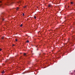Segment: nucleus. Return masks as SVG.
Segmentation results:
<instances>
[{
	"label": "nucleus",
	"mask_w": 75,
	"mask_h": 75,
	"mask_svg": "<svg viewBox=\"0 0 75 75\" xmlns=\"http://www.w3.org/2000/svg\"><path fill=\"white\" fill-rule=\"evenodd\" d=\"M2 74H4V71H3L2 72Z\"/></svg>",
	"instance_id": "3"
},
{
	"label": "nucleus",
	"mask_w": 75,
	"mask_h": 75,
	"mask_svg": "<svg viewBox=\"0 0 75 75\" xmlns=\"http://www.w3.org/2000/svg\"><path fill=\"white\" fill-rule=\"evenodd\" d=\"M2 40H4V37H3L2 38Z\"/></svg>",
	"instance_id": "9"
},
{
	"label": "nucleus",
	"mask_w": 75,
	"mask_h": 75,
	"mask_svg": "<svg viewBox=\"0 0 75 75\" xmlns=\"http://www.w3.org/2000/svg\"><path fill=\"white\" fill-rule=\"evenodd\" d=\"M4 16V13H2L1 15V19H2L3 20V21H4V19H3V17Z\"/></svg>",
	"instance_id": "1"
},
{
	"label": "nucleus",
	"mask_w": 75,
	"mask_h": 75,
	"mask_svg": "<svg viewBox=\"0 0 75 75\" xmlns=\"http://www.w3.org/2000/svg\"><path fill=\"white\" fill-rule=\"evenodd\" d=\"M27 42H28H28H29V41H28V40H27L26 41Z\"/></svg>",
	"instance_id": "4"
},
{
	"label": "nucleus",
	"mask_w": 75,
	"mask_h": 75,
	"mask_svg": "<svg viewBox=\"0 0 75 75\" xmlns=\"http://www.w3.org/2000/svg\"><path fill=\"white\" fill-rule=\"evenodd\" d=\"M2 3V2H1V1H0V3Z\"/></svg>",
	"instance_id": "14"
},
{
	"label": "nucleus",
	"mask_w": 75,
	"mask_h": 75,
	"mask_svg": "<svg viewBox=\"0 0 75 75\" xmlns=\"http://www.w3.org/2000/svg\"><path fill=\"white\" fill-rule=\"evenodd\" d=\"M48 7H51V5H49L48 6Z\"/></svg>",
	"instance_id": "8"
},
{
	"label": "nucleus",
	"mask_w": 75,
	"mask_h": 75,
	"mask_svg": "<svg viewBox=\"0 0 75 75\" xmlns=\"http://www.w3.org/2000/svg\"><path fill=\"white\" fill-rule=\"evenodd\" d=\"M34 18H36V16H34Z\"/></svg>",
	"instance_id": "10"
},
{
	"label": "nucleus",
	"mask_w": 75,
	"mask_h": 75,
	"mask_svg": "<svg viewBox=\"0 0 75 75\" xmlns=\"http://www.w3.org/2000/svg\"><path fill=\"white\" fill-rule=\"evenodd\" d=\"M72 37L73 38H75V37L74 36H73Z\"/></svg>",
	"instance_id": "15"
},
{
	"label": "nucleus",
	"mask_w": 75,
	"mask_h": 75,
	"mask_svg": "<svg viewBox=\"0 0 75 75\" xmlns=\"http://www.w3.org/2000/svg\"><path fill=\"white\" fill-rule=\"evenodd\" d=\"M1 50H2V49H0V51H1Z\"/></svg>",
	"instance_id": "16"
},
{
	"label": "nucleus",
	"mask_w": 75,
	"mask_h": 75,
	"mask_svg": "<svg viewBox=\"0 0 75 75\" xmlns=\"http://www.w3.org/2000/svg\"><path fill=\"white\" fill-rule=\"evenodd\" d=\"M26 7V6H25L24 7V8H25Z\"/></svg>",
	"instance_id": "18"
},
{
	"label": "nucleus",
	"mask_w": 75,
	"mask_h": 75,
	"mask_svg": "<svg viewBox=\"0 0 75 75\" xmlns=\"http://www.w3.org/2000/svg\"><path fill=\"white\" fill-rule=\"evenodd\" d=\"M37 50H38V49H37Z\"/></svg>",
	"instance_id": "23"
},
{
	"label": "nucleus",
	"mask_w": 75,
	"mask_h": 75,
	"mask_svg": "<svg viewBox=\"0 0 75 75\" xmlns=\"http://www.w3.org/2000/svg\"><path fill=\"white\" fill-rule=\"evenodd\" d=\"M23 16H24V13H23Z\"/></svg>",
	"instance_id": "13"
},
{
	"label": "nucleus",
	"mask_w": 75,
	"mask_h": 75,
	"mask_svg": "<svg viewBox=\"0 0 75 75\" xmlns=\"http://www.w3.org/2000/svg\"><path fill=\"white\" fill-rule=\"evenodd\" d=\"M15 41H17V39H16Z\"/></svg>",
	"instance_id": "11"
},
{
	"label": "nucleus",
	"mask_w": 75,
	"mask_h": 75,
	"mask_svg": "<svg viewBox=\"0 0 75 75\" xmlns=\"http://www.w3.org/2000/svg\"><path fill=\"white\" fill-rule=\"evenodd\" d=\"M12 46H14V45H12Z\"/></svg>",
	"instance_id": "19"
},
{
	"label": "nucleus",
	"mask_w": 75,
	"mask_h": 75,
	"mask_svg": "<svg viewBox=\"0 0 75 75\" xmlns=\"http://www.w3.org/2000/svg\"><path fill=\"white\" fill-rule=\"evenodd\" d=\"M40 54H39V55H40Z\"/></svg>",
	"instance_id": "21"
},
{
	"label": "nucleus",
	"mask_w": 75,
	"mask_h": 75,
	"mask_svg": "<svg viewBox=\"0 0 75 75\" xmlns=\"http://www.w3.org/2000/svg\"><path fill=\"white\" fill-rule=\"evenodd\" d=\"M1 5H0V6H1Z\"/></svg>",
	"instance_id": "22"
},
{
	"label": "nucleus",
	"mask_w": 75,
	"mask_h": 75,
	"mask_svg": "<svg viewBox=\"0 0 75 75\" xmlns=\"http://www.w3.org/2000/svg\"><path fill=\"white\" fill-rule=\"evenodd\" d=\"M23 55H24V56H25V57H27V54L24 53H23Z\"/></svg>",
	"instance_id": "2"
},
{
	"label": "nucleus",
	"mask_w": 75,
	"mask_h": 75,
	"mask_svg": "<svg viewBox=\"0 0 75 75\" xmlns=\"http://www.w3.org/2000/svg\"><path fill=\"white\" fill-rule=\"evenodd\" d=\"M68 8L69 7V6H68Z\"/></svg>",
	"instance_id": "20"
},
{
	"label": "nucleus",
	"mask_w": 75,
	"mask_h": 75,
	"mask_svg": "<svg viewBox=\"0 0 75 75\" xmlns=\"http://www.w3.org/2000/svg\"><path fill=\"white\" fill-rule=\"evenodd\" d=\"M35 47H38V45L35 46Z\"/></svg>",
	"instance_id": "17"
},
{
	"label": "nucleus",
	"mask_w": 75,
	"mask_h": 75,
	"mask_svg": "<svg viewBox=\"0 0 75 75\" xmlns=\"http://www.w3.org/2000/svg\"><path fill=\"white\" fill-rule=\"evenodd\" d=\"M23 26V25L21 24V25H20V27H22Z\"/></svg>",
	"instance_id": "5"
},
{
	"label": "nucleus",
	"mask_w": 75,
	"mask_h": 75,
	"mask_svg": "<svg viewBox=\"0 0 75 75\" xmlns=\"http://www.w3.org/2000/svg\"><path fill=\"white\" fill-rule=\"evenodd\" d=\"M18 3H19V4L21 3V1H20L19 2H18Z\"/></svg>",
	"instance_id": "7"
},
{
	"label": "nucleus",
	"mask_w": 75,
	"mask_h": 75,
	"mask_svg": "<svg viewBox=\"0 0 75 75\" xmlns=\"http://www.w3.org/2000/svg\"><path fill=\"white\" fill-rule=\"evenodd\" d=\"M18 8H19L17 7V8L16 9V10H18Z\"/></svg>",
	"instance_id": "6"
},
{
	"label": "nucleus",
	"mask_w": 75,
	"mask_h": 75,
	"mask_svg": "<svg viewBox=\"0 0 75 75\" xmlns=\"http://www.w3.org/2000/svg\"><path fill=\"white\" fill-rule=\"evenodd\" d=\"M71 4H73V2H71Z\"/></svg>",
	"instance_id": "12"
}]
</instances>
